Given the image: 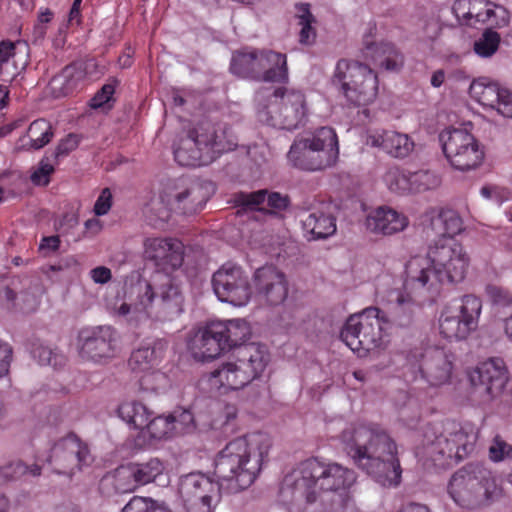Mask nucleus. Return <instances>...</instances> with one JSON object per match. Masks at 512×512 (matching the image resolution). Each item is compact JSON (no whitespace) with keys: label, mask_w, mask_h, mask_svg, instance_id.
Instances as JSON below:
<instances>
[{"label":"nucleus","mask_w":512,"mask_h":512,"mask_svg":"<svg viewBox=\"0 0 512 512\" xmlns=\"http://www.w3.org/2000/svg\"><path fill=\"white\" fill-rule=\"evenodd\" d=\"M144 255L164 273H156L152 282L127 277L121 289L107 302L109 313L131 327H139L151 319L178 315L183 306L179 287L168 276L183 264V243L174 238H147Z\"/></svg>","instance_id":"nucleus-1"},{"label":"nucleus","mask_w":512,"mask_h":512,"mask_svg":"<svg viewBox=\"0 0 512 512\" xmlns=\"http://www.w3.org/2000/svg\"><path fill=\"white\" fill-rule=\"evenodd\" d=\"M427 234L439 239L429 244L425 255L411 257L405 266V288L423 298L436 297L444 285L454 286L468 275L471 257L465 246L454 239L464 231V222L457 211L432 207L421 216Z\"/></svg>","instance_id":"nucleus-2"},{"label":"nucleus","mask_w":512,"mask_h":512,"mask_svg":"<svg viewBox=\"0 0 512 512\" xmlns=\"http://www.w3.org/2000/svg\"><path fill=\"white\" fill-rule=\"evenodd\" d=\"M355 481L353 470L335 462L309 458L285 476L280 500L288 512H325L324 495L348 489Z\"/></svg>","instance_id":"nucleus-3"},{"label":"nucleus","mask_w":512,"mask_h":512,"mask_svg":"<svg viewBox=\"0 0 512 512\" xmlns=\"http://www.w3.org/2000/svg\"><path fill=\"white\" fill-rule=\"evenodd\" d=\"M344 450L359 469L383 487H395L402 470L397 447L390 436L374 424H350L340 435Z\"/></svg>","instance_id":"nucleus-4"},{"label":"nucleus","mask_w":512,"mask_h":512,"mask_svg":"<svg viewBox=\"0 0 512 512\" xmlns=\"http://www.w3.org/2000/svg\"><path fill=\"white\" fill-rule=\"evenodd\" d=\"M271 447L270 437L262 432L233 439L215 459V477L224 482L230 492L249 487L261 471Z\"/></svg>","instance_id":"nucleus-5"},{"label":"nucleus","mask_w":512,"mask_h":512,"mask_svg":"<svg viewBox=\"0 0 512 512\" xmlns=\"http://www.w3.org/2000/svg\"><path fill=\"white\" fill-rule=\"evenodd\" d=\"M269 353L264 345L249 343L237 347L231 358L208 376L210 389L227 393L242 389L266 369Z\"/></svg>","instance_id":"nucleus-6"},{"label":"nucleus","mask_w":512,"mask_h":512,"mask_svg":"<svg viewBox=\"0 0 512 512\" xmlns=\"http://www.w3.org/2000/svg\"><path fill=\"white\" fill-rule=\"evenodd\" d=\"M478 439V431L472 426L446 429L437 434L432 428L424 433L421 447L416 455L426 466L448 468L471 454Z\"/></svg>","instance_id":"nucleus-7"},{"label":"nucleus","mask_w":512,"mask_h":512,"mask_svg":"<svg viewBox=\"0 0 512 512\" xmlns=\"http://www.w3.org/2000/svg\"><path fill=\"white\" fill-rule=\"evenodd\" d=\"M235 147L236 142L227 136L226 130L202 123L179 140L174 157L181 166L197 167L210 164L220 154Z\"/></svg>","instance_id":"nucleus-8"},{"label":"nucleus","mask_w":512,"mask_h":512,"mask_svg":"<svg viewBox=\"0 0 512 512\" xmlns=\"http://www.w3.org/2000/svg\"><path fill=\"white\" fill-rule=\"evenodd\" d=\"M287 158L294 167L305 171H322L334 166L339 158V142L335 130L320 127L296 137Z\"/></svg>","instance_id":"nucleus-9"},{"label":"nucleus","mask_w":512,"mask_h":512,"mask_svg":"<svg viewBox=\"0 0 512 512\" xmlns=\"http://www.w3.org/2000/svg\"><path fill=\"white\" fill-rule=\"evenodd\" d=\"M388 325L378 308L369 307L348 318L341 339L359 357L375 356L389 343Z\"/></svg>","instance_id":"nucleus-10"},{"label":"nucleus","mask_w":512,"mask_h":512,"mask_svg":"<svg viewBox=\"0 0 512 512\" xmlns=\"http://www.w3.org/2000/svg\"><path fill=\"white\" fill-rule=\"evenodd\" d=\"M265 98L269 103L259 111L261 120L281 129L292 130L304 122L307 114L306 99L301 91L294 89H268L256 93V101L261 104Z\"/></svg>","instance_id":"nucleus-11"},{"label":"nucleus","mask_w":512,"mask_h":512,"mask_svg":"<svg viewBox=\"0 0 512 512\" xmlns=\"http://www.w3.org/2000/svg\"><path fill=\"white\" fill-rule=\"evenodd\" d=\"M332 83L337 86L352 104L366 106L378 95V76L367 65L341 59L337 62Z\"/></svg>","instance_id":"nucleus-12"},{"label":"nucleus","mask_w":512,"mask_h":512,"mask_svg":"<svg viewBox=\"0 0 512 512\" xmlns=\"http://www.w3.org/2000/svg\"><path fill=\"white\" fill-rule=\"evenodd\" d=\"M481 311V299L472 294L448 303L439 314V334L450 341L465 340L477 329Z\"/></svg>","instance_id":"nucleus-13"},{"label":"nucleus","mask_w":512,"mask_h":512,"mask_svg":"<svg viewBox=\"0 0 512 512\" xmlns=\"http://www.w3.org/2000/svg\"><path fill=\"white\" fill-rule=\"evenodd\" d=\"M439 141L446 160L456 170L471 171L484 162V147L466 129L445 128L439 134Z\"/></svg>","instance_id":"nucleus-14"},{"label":"nucleus","mask_w":512,"mask_h":512,"mask_svg":"<svg viewBox=\"0 0 512 512\" xmlns=\"http://www.w3.org/2000/svg\"><path fill=\"white\" fill-rule=\"evenodd\" d=\"M226 489L222 481L193 472L180 478L179 496L185 512H214L221 501V490Z\"/></svg>","instance_id":"nucleus-15"},{"label":"nucleus","mask_w":512,"mask_h":512,"mask_svg":"<svg viewBox=\"0 0 512 512\" xmlns=\"http://www.w3.org/2000/svg\"><path fill=\"white\" fill-rule=\"evenodd\" d=\"M469 397L478 404L499 398L508 383V369L502 359L491 358L467 371Z\"/></svg>","instance_id":"nucleus-16"},{"label":"nucleus","mask_w":512,"mask_h":512,"mask_svg":"<svg viewBox=\"0 0 512 512\" xmlns=\"http://www.w3.org/2000/svg\"><path fill=\"white\" fill-rule=\"evenodd\" d=\"M213 193L214 186L209 181L182 178L167 183L160 199L171 211L193 214L204 207Z\"/></svg>","instance_id":"nucleus-17"},{"label":"nucleus","mask_w":512,"mask_h":512,"mask_svg":"<svg viewBox=\"0 0 512 512\" xmlns=\"http://www.w3.org/2000/svg\"><path fill=\"white\" fill-rule=\"evenodd\" d=\"M92 461L93 457L88 445L75 434H69L57 440L47 458L54 473L69 478L90 465Z\"/></svg>","instance_id":"nucleus-18"},{"label":"nucleus","mask_w":512,"mask_h":512,"mask_svg":"<svg viewBox=\"0 0 512 512\" xmlns=\"http://www.w3.org/2000/svg\"><path fill=\"white\" fill-rule=\"evenodd\" d=\"M213 291L221 302L234 307H245L253 296L250 278L236 264H223L212 277Z\"/></svg>","instance_id":"nucleus-19"},{"label":"nucleus","mask_w":512,"mask_h":512,"mask_svg":"<svg viewBox=\"0 0 512 512\" xmlns=\"http://www.w3.org/2000/svg\"><path fill=\"white\" fill-rule=\"evenodd\" d=\"M117 332L109 325L84 328L78 335V353L85 360L105 364L117 352Z\"/></svg>","instance_id":"nucleus-20"},{"label":"nucleus","mask_w":512,"mask_h":512,"mask_svg":"<svg viewBox=\"0 0 512 512\" xmlns=\"http://www.w3.org/2000/svg\"><path fill=\"white\" fill-rule=\"evenodd\" d=\"M165 340H156L152 346L140 347L132 352L129 366L136 374H143L140 383L143 389L155 391L165 382V376L156 367L161 363L167 350Z\"/></svg>","instance_id":"nucleus-21"},{"label":"nucleus","mask_w":512,"mask_h":512,"mask_svg":"<svg viewBox=\"0 0 512 512\" xmlns=\"http://www.w3.org/2000/svg\"><path fill=\"white\" fill-rule=\"evenodd\" d=\"M253 287L259 303L279 306L288 296V283L282 271L272 265L258 268L253 274Z\"/></svg>","instance_id":"nucleus-22"},{"label":"nucleus","mask_w":512,"mask_h":512,"mask_svg":"<svg viewBox=\"0 0 512 512\" xmlns=\"http://www.w3.org/2000/svg\"><path fill=\"white\" fill-rule=\"evenodd\" d=\"M455 355L443 347H427L420 361L422 377L430 386L439 387L450 383L454 370Z\"/></svg>","instance_id":"nucleus-23"},{"label":"nucleus","mask_w":512,"mask_h":512,"mask_svg":"<svg viewBox=\"0 0 512 512\" xmlns=\"http://www.w3.org/2000/svg\"><path fill=\"white\" fill-rule=\"evenodd\" d=\"M365 144L395 159L408 158L415 149V141L409 134L390 129L368 131Z\"/></svg>","instance_id":"nucleus-24"},{"label":"nucleus","mask_w":512,"mask_h":512,"mask_svg":"<svg viewBox=\"0 0 512 512\" xmlns=\"http://www.w3.org/2000/svg\"><path fill=\"white\" fill-rule=\"evenodd\" d=\"M220 329L221 326L212 321L193 332L188 341V349L195 359L208 361L220 355L225 349Z\"/></svg>","instance_id":"nucleus-25"},{"label":"nucleus","mask_w":512,"mask_h":512,"mask_svg":"<svg viewBox=\"0 0 512 512\" xmlns=\"http://www.w3.org/2000/svg\"><path fill=\"white\" fill-rule=\"evenodd\" d=\"M364 225L373 234L391 236L404 231L409 225V219L394 208L383 205L367 213Z\"/></svg>","instance_id":"nucleus-26"},{"label":"nucleus","mask_w":512,"mask_h":512,"mask_svg":"<svg viewBox=\"0 0 512 512\" xmlns=\"http://www.w3.org/2000/svg\"><path fill=\"white\" fill-rule=\"evenodd\" d=\"M478 486L476 464H470L453 474L448 485V493L461 506L479 504Z\"/></svg>","instance_id":"nucleus-27"},{"label":"nucleus","mask_w":512,"mask_h":512,"mask_svg":"<svg viewBox=\"0 0 512 512\" xmlns=\"http://www.w3.org/2000/svg\"><path fill=\"white\" fill-rule=\"evenodd\" d=\"M174 435V424L168 415L152 416L142 431L138 433L137 442L142 448L154 449Z\"/></svg>","instance_id":"nucleus-28"},{"label":"nucleus","mask_w":512,"mask_h":512,"mask_svg":"<svg viewBox=\"0 0 512 512\" xmlns=\"http://www.w3.org/2000/svg\"><path fill=\"white\" fill-rule=\"evenodd\" d=\"M364 56L389 72H398L404 65L403 55L389 42L367 44L364 49Z\"/></svg>","instance_id":"nucleus-29"},{"label":"nucleus","mask_w":512,"mask_h":512,"mask_svg":"<svg viewBox=\"0 0 512 512\" xmlns=\"http://www.w3.org/2000/svg\"><path fill=\"white\" fill-rule=\"evenodd\" d=\"M260 80L266 82H284L288 79L286 55L274 51L259 52Z\"/></svg>","instance_id":"nucleus-30"},{"label":"nucleus","mask_w":512,"mask_h":512,"mask_svg":"<svg viewBox=\"0 0 512 512\" xmlns=\"http://www.w3.org/2000/svg\"><path fill=\"white\" fill-rule=\"evenodd\" d=\"M502 87L498 81L487 76H481L472 80L468 94L473 101L485 109L493 110Z\"/></svg>","instance_id":"nucleus-31"},{"label":"nucleus","mask_w":512,"mask_h":512,"mask_svg":"<svg viewBox=\"0 0 512 512\" xmlns=\"http://www.w3.org/2000/svg\"><path fill=\"white\" fill-rule=\"evenodd\" d=\"M117 415L130 428L141 432L153 416V412L140 401L126 400L118 406Z\"/></svg>","instance_id":"nucleus-32"},{"label":"nucleus","mask_w":512,"mask_h":512,"mask_svg":"<svg viewBox=\"0 0 512 512\" xmlns=\"http://www.w3.org/2000/svg\"><path fill=\"white\" fill-rule=\"evenodd\" d=\"M303 228L314 238H326L336 231L335 218L323 211L314 209L302 218Z\"/></svg>","instance_id":"nucleus-33"},{"label":"nucleus","mask_w":512,"mask_h":512,"mask_svg":"<svg viewBox=\"0 0 512 512\" xmlns=\"http://www.w3.org/2000/svg\"><path fill=\"white\" fill-rule=\"evenodd\" d=\"M220 329L222 340L226 346H242L251 335V328L247 321L243 319H232L228 321H215Z\"/></svg>","instance_id":"nucleus-34"},{"label":"nucleus","mask_w":512,"mask_h":512,"mask_svg":"<svg viewBox=\"0 0 512 512\" xmlns=\"http://www.w3.org/2000/svg\"><path fill=\"white\" fill-rule=\"evenodd\" d=\"M258 50L241 51L233 54L231 72L240 77H251L260 80Z\"/></svg>","instance_id":"nucleus-35"},{"label":"nucleus","mask_w":512,"mask_h":512,"mask_svg":"<svg viewBox=\"0 0 512 512\" xmlns=\"http://www.w3.org/2000/svg\"><path fill=\"white\" fill-rule=\"evenodd\" d=\"M103 486H112L115 493H131L139 487L132 465L121 466L102 480Z\"/></svg>","instance_id":"nucleus-36"},{"label":"nucleus","mask_w":512,"mask_h":512,"mask_svg":"<svg viewBox=\"0 0 512 512\" xmlns=\"http://www.w3.org/2000/svg\"><path fill=\"white\" fill-rule=\"evenodd\" d=\"M476 473L479 482V486L477 487L480 493L479 504L484 501H492L499 498L502 494V489L492 472L482 465L476 464Z\"/></svg>","instance_id":"nucleus-37"},{"label":"nucleus","mask_w":512,"mask_h":512,"mask_svg":"<svg viewBox=\"0 0 512 512\" xmlns=\"http://www.w3.org/2000/svg\"><path fill=\"white\" fill-rule=\"evenodd\" d=\"M510 15L508 10L492 2H484L479 6L477 21L485 23L494 28H502L509 23Z\"/></svg>","instance_id":"nucleus-38"},{"label":"nucleus","mask_w":512,"mask_h":512,"mask_svg":"<svg viewBox=\"0 0 512 512\" xmlns=\"http://www.w3.org/2000/svg\"><path fill=\"white\" fill-rule=\"evenodd\" d=\"M53 136L51 124L44 120L38 119L33 121L28 130L25 138L27 142L23 144L30 149H40L48 144Z\"/></svg>","instance_id":"nucleus-39"},{"label":"nucleus","mask_w":512,"mask_h":512,"mask_svg":"<svg viewBox=\"0 0 512 512\" xmlns=\"http://www.w3.org/2000/svg\"><path fill=\"white\" fill-rule=\"evenodd\" d=\"M382 179L387 189L392 193L400 195L411 193L410 171L392 166L386 170Z\"/></svg>","instance_id":"nucleus-40"},{"label":"nucleus","mask_w":512,"mask_h":512,"mask_svg":"<svg viewBox=\"0 0 512 512\" xmlns=\"http://www.w3.org/2000/svg\"><path fill=\"white\" fill-rule=\"evenodd\" d=\"M139 485H146L155 481L166 469V465L159 458H150L146 462L131 463Z\"/></svg>","instance_id":"nucleus-41"},{"label":"nucleus","mask_w":512,"mask_h":512,"mask_svg":"<svg viewBox=\"0 0 512 512\" xmlns=\"http://www.w3.org/2000/svg\"><path fill=\"white\" fill-rule=\"evenodd\" d=\"M500 41L499 33L488 28L474 41L473 51L481 58H490L497 52Z\"/></svg>","instance_id":"nucleus-42"},{"label":"nucleus","mask_w":512,"mask_h":512,"mask_svg":"<svg viewBox=\"0 0 512 512\" xmlns=\"http://www.w3.org/2000/svg\"><path fill=\"white\" fill-rule=\"evenodd\" d=\"M441 177L431 170L410 172L411 192H425L441 185Z\"/></svg>","instance_id":"nucleus-43"},{"label":"nucleus","mask_w":512,"mask_h":512,"mask_svg":"<svg viewBox=\"0 0 512 512\" xmlns=\"http://www.w3.org/2000/svg\"><path fill=\"white\" fill-rule=\"evenodd\" d=\"M233 202L236 206L241 207L243 211H258L264 214L265 189L250 193H237Z\"/></svg>","instance_id":"nucleus-44"},{"label":"nucleus","mask_w":512,"mask_h":512,"mask_svg":"<svg viewBox=\"0 0 512 512\" xmlns=\"http://www.w3.org/2000/svg\"><path fill=\"white\" fill-rule=\"evenodd\" d=\"M31 354L40 365L57 367L63 364L64 356L52 347L43 343L33 344Z\"/></svg>","instance_id":"nucleus-45"},{"label":"nucleus","mask_w":512,"mask_h":512,"mask_svg":"<svg viewBox=\"0 0 512 512\" xmlns=\"http://www.w3.org/2000/svg\"><path fill=\"white\" fill-rule=\"evenodd\" d=\"M296 10L299 18V25L301 26L300 41L301 43L309 44L315 38V30L312 27V23H314L315 19L310 12L309 4H298L296 5Z\"/></svg>","instance_id":"nucleus-46"},{"label":"nucleus","mask_w":512,"mask_h":512,"mask_svg":"<svg viewBox=\"0 0 512 512\" xmlns=\"http://www.w3.org/2000/svg\"><path fill=\"white\" fill-rule=\"evenodd\" d=\"M482 4L483 0H457L452 9L458 20L472 24L473 19L477 21V12Z\"/></svg>","instance_id":"nucleus-47"},{"label":"nucleus","mask_w":512,"mask_h":512,"mask_svg":"<svg viewBox=\"0 0 512 512\" xmlns=\"http://www.w3.org/2000/svg\"><path fill=\"white\" fill-rule=\"evenodd\" d=\"M74 75L73 68H65L64 71L55 77L50 82V89L56 96H64L72 92L75 83L72 81Z\"/></svg>","instance_id":"nucleus-48"},{"label":"nucleus","mask_w":512,"mask_h":512,"mask_svg":"<svg viewBox=\"0 0 512 512\" xmlns=\"http://www.w3.org/2000/svg\"><path fill=\"white\" fill-rule=\"evenodd\" d=\"M489 458L493 462L512 461V445L495 436L489 447Z\"/></svg>","instance_id":"nucleus-49"},{"label":"nucleus","mask_w":512,"mask_h":512,"mask_svg":"<svg viewBox=\"0 0 512 512\" xmlns=\"http://www.w3.org/2000/svg\"><path fill=\"white\" fill-rule=\"evenodd\" d=\"M289 206V198L278 192H269L265 190V210L264 215H277L286 210Z\"/></svg>","instance_id":"nucleus-50"},{"label":"nucleus","mask_w":512,"mask_h":512,"mask_svg":"<svg viewBox=\"0 0 512 512\" xmlns=\"http://www.w3.org/2000/svg\"><path fill=\"white\" fill-rule=\"evenodd\" d=\"M54 165L47 158H43L35 166L30 175L31 182L36 186H46L50 182V177L54 173Z\"/></svg>","instance_id":"nucleus-51"},{"label":"nucleus","mask_w":512,"mask_h":512,"mask_svg":"<svg viewBox=\"0 0 512 512\" xmlns=\"http://www.w3.org/2000/svg\"><path fill=\"white\" fill-rule=\"evenodd\" d=\"M383 301L392 309H405L411 306L413 297L401 288H393L386 292Z\"/></svg>","instance_id":"nucleus-52"},{"label":"nucleus","mask_w":512,"mask_h":512,"mask_svg":"<svg viewBox=\"0 0 512 512\" xmlns=\"http://www.w3.org/2000/svg\"><path fill=\"white\" fill-rule=\"evenodd\" d=\"M168 417L173 421L175 434L188 433L195 429L194 417L188 410L174 411Z\"/></svg>","instance_id":"nucleus-53"},{"label":"nucleus","mask_w":512,"mask_h":512,"mask_svg":"<svg viewBox=\"0 0 512 512\" xmlns=\"http://www.w3.org/2000/svg\"><path fill=\"white\" fill-rule=\"evenodd\" d=\"M114 92H115V84L107 83V84L103 85V87L90 100V107L93 109H98V108L109 109V108H111L110 102L112 101Z\"/></svg>","instance_id":"nucleus-54"},{"label":"nucleus","mask_w":512,"mask_h":512,"mask_svg":"<svg viewBox=\"0 0 512 512\" xmlns=\"http://www.w3.org/2000/svg\"><path fill=\"white\" fill-rule=\"evenodd\" d=\"M486 294L494 304L501 306L512 305V294L504 287L489 285L486 287Z\"/></svg>","instance_id":"nucleus-55"},{"label":"nucleus","mask_w":512,"mask_h":512,"mask_svg":"<svg viewBox=\"0 0 512 512\" xmlns=\"http://www.w3.org/2000/svg\"><path fill=\"white\" fill-rule=\"evenodd\" d=\"M493 111L505 118L512 119V91L510 89L502 87Z\"/></svg>","instance_id":"nucleus-56"},{"label":"nucleus","mask_w":512,"mask_h":512,"mask_svg":"<svg viewBox=\"0 0 512 512\" xmlns=\"http://www.w3.org/2000/svg\"><path fill=\"white\" fill-rule=\"evenodd\" d=\"M53 19V12L48 8L41 9L38 18L33 27V37L35 41L43 40L47 33V25Z\"/></svg>","instance_id":"nucleus-57"},{"label":"nucleus","mask_w":512,"mask_h":512,"mask_svg":"<svg viewBox=\"0 0 512 512\" xmlns=\"http://www.w3.org/2000/svg\"><path fill=\"white\" fill-rule=\"evenodd\" d=\"M40 473L41 468L38 465L28 467L21 462H17L6 468L5 475L10 478H18L26 474L39 476Z\"/></svg>","instance_id":"nucleus-58"},{"label":"nucleus","mask_w":512,"mask_h":512,"mask_svg":"<svg viewBox=\"0 0 512 512\" xmlns=\"http://www.w3.org/2000/svg\"><path fill=\"white\" fill-rule=\"evenodd\" d=\"M112 207V193L109 188H104L94 204L96 216L106 215Z\"/></svg>","instance_id":"nucleus-59"},{"label":"nucleus","mask_w":512,"mask_h":512,"mask_svg":"<svg viewBox=\"0 0 512 512\" xmlns=\"http://www.w3.org/2000/svg\"><path fill=\"white\" fill-rule=\"evenodd\" d=\"M153 499L134 496L123 507L121 512H150Z\"/></svg>","instance_id":"nucleus-60"},{"label":"nucleus","mask_w":512,"mask_h":512,"mask_svg":"<svg viewBox=\"0 0 512 512\" xmlns=\"http://www.w3.org/2000/svg\"><path fill=\"white\" fill-rule=\"evenodd\" d=\"M11 346L0 340V378L7 375L12 360Z\"/></svg>","instance_id":"nucleus-61"},{"label":"nucleus","mask_w":512,"mask_h":512,"mask_svg":"<svg viewBox=\"0 0 512 512\" xmlns=\"http://www.w3.org/2000/svg\"><path fill=\"white\" fill-rule=\"evenodd\" d=\"M79 145V138L77 135L69 134L64 139L60 141L56 148V156L67 155L71 151L75 150Z\"/></svg>","instance_id":"nucleus-62"},{"label":"nucleus","mask_w":512,"mask_h":512,"mask_svg":"<svg viewBox=\"0 0 512 512\" xmlns=\"http://www.w3.org/2000/svg\"><path fill=\"white\" fill-rule=\"evenodd\" d=\"M89 276L95 284L105 285L111 281L112 272L106 266H97L90 270Z\"/></svg>","instance_id":"nucleus-63"},{"label":"nucleus","mask_w":512,"mask_h":512,"mask_svg":"<svg viewBox=\"0 0 512 512\" xmlns=\"http://www.w3.org/2000/svg\"><path fill=\"white\" fill-rule=\"evenodd\" d=\"M60 239L58 236L44 237L39 245V250L44 253H50L59 248Z\"/></svg>","instance_id":"nucleus-64"}]
</instances>
